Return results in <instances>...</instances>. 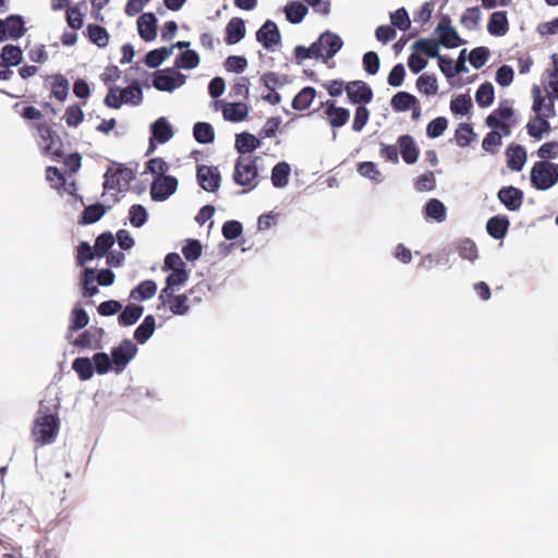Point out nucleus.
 <instances>
[{
  "label": "nucleus",
  "instance_id": "1",
  "mask_svg": "<svg viewBox=\"0 0 558 558\" xmlns=\"http://www.w3.org/2000/svg\"><path fill=\"white\" fill-rule=\"evenodd\" d=\"M60 428V421L57 414L48 412L40 402L38 415L32 428V435L36 444L44 446L54 441Z\"/></svg>",
  "mask_w": 558,
  "mask_h": 558
},
{
  "label": "nucleus",
  "instance_id": "2",
  "mask_svg": "<svg viewBox=\"0 0 558 558\" xmlns=\"http://www.w3.org/2000/svg\"><path fill=\"white\" fill-rule=\"evenodd\" d=\"M257 157L252 155H240L234 163L232 179L239 186L247 191L258 185Z\"/></svg>",
  "mask_w": 558,
  "mask_h": 558
},
{
  "label": "nucleus",
  "instance_id": "3",
  "mask_svg": "<svg viewBox=\"0 0 558 558\" xmlns=\"http://www.w3.org/2000/svg\"><path fill=\"white\" fill-rule=\"evenodd\" d=\"M532 185L537 190H548L558 182V165L542 160L536 161L531 170Z\"/></svg>",
  "mask_w": 558,
  "mask_h": 558
},
{
  "label": "nucleus",
  "instance_id": "4",
  "mask_svg": "<svg viewBox=\"0 0 558 558\" xmlns=\"http://www.w3.org/2000/svg\"><path fill=\"white\" fill-rule=\"evenodd\" d=\"M412 48L428 58H437L438 65L442 74L450 78L454 76L453 62L451 59H447L439 54L438 43L435 39L422 38L414 43Z\"/></svg>",
  "mask_w": 558,
  "mask_h": 558
},
{
  "label": "nucleus",
  "instance_id": "5",
  "mask_svg": "<svg viewBox=\"0 0 558 558\" xmlns=\"http://www.w3.org/2000/svg\"><path fill=\"white\" fill-rule=\"evenodd\" d=\"M40 140L44 143V153L51 156L54 160L63 157L62 141L47 122L33 123Z\"/></svg>",
  "mask_w": 558,
  "mask_h": 558
},
{
  "label": "nucleus",
  "instance_id": "6",
  "mask_svg": "<svg viewBox=\"0 0 558 558\" xmlns=\"http://www.w3.org/2000/svg\"><path fill=\"white\" fill-rule=\"evenodd\" d=\"M185 76L172 68L157 71L154 74L153 85L161 92H172L185 83Z\"/></svg>",
  "mask_w": 558,
  "mask_h": 558
},
{
  "label": "nucleus",
  "instance_id": "7",
  "mask_svg": "<svg viewBox=\"0 0 558 558\" xmlns=\"http://www.w3.org/2000/svg\"><path fill=\"white\" fill-rule=\"evenodd\" d=\"M137 353V347L130 339H124L120 344L112 349L111 359L113 369L116 373L124 371L126 365L135 357Z\"/></svg>",
  "mask_w": 558,
  "mask_h": 558
},
{
  "label": "nucleus",
  "instance_id": "8",
  "mask_svg": "<svg viewBox=\"0 0 558 558\" xmlns=\"http://www.w3.org/2000/svg\"><path fill=\"white\" fill-rule=\"evenodd\" d=\"M451 20L448 15H444L435 28V33L439 36L438 46L442 45L446 48H456L463 45L465 41L460 38L457 31L450 25Z\"/></svg>",
  "mask_w": 558,
  "mask_h": 558
},
{
  "label": "nucleus",
  "instance_id": "9",
  "mask_svg": "<svg viewBox=\"0 0 558 558\" xmlns=\"http://www.w3.org/2000/svg\"><path fill=\"white\" fill-rule=\"evenodd\" d=\"M178 180L172 175L156 177L150 186V196L154 201L162 202L178 189Z\"/></svg>",
  "mask_w": 558,
  "mask_h": 558
},
{
  "label": "nucleus",
  "instance_id": "10",
  "mask_svg": "<svg viewBox=\"0 0 558 558\" xmlns=\"http://www.w3.org/2000/svg\"><path fill=\"white\" fill-rule=\"evenodd\" d=\"M343 41L337 34L331 32L323 33L314 43V48L319 52V57L327 60L332 58L342 47Z\"/></svg>",
  "mask_w": 558,
  "mask_h": 558
},
{
  "label": "nucleus",
  "instance_id": "11",
  "mask_svg": "<svg viewBox=\"0 0 558 558\" xmlns=\"http://www.w3.org/2000/svg\"><path fill=\"white\" fill-rule=\"evenodd\" d=\"M196 178L201 187L207 192H216L220 187L221 175L217 167L198 165Z\"/></svg>",
  "mask_w": 558,
  "mask_h": 558
},
{
  "label": "nucleus",
  "instance_id": "12",
  "mask_svg": "<svg viewBox=\"0 0 558 558\" xmlns=\"http://www.w3.org/2000/svg\"><path fill=\"white\" fill-rule=\"evenodd\" d=\"M533 111L537 117L554 118L556 116L555 104L550 95H544L541 87L534 85L532 88Z\"/></svg>",
  "mask_w": 558,
  "mask_h": 558
},
{
  "label": "nucleus",
  "instance_id": "13",
  "mask_svg": "<svg viewBox=\"0 0 558 558\" xmlns=\"http://www.w3.org/2000/svg\"><path fill=\"white\" fill-rule=\"evenodd\" d=\"M168 295H163L162 290L160 291V294L158 296V300L160 304L158 305V308L161 306H168L169 310L173 315H185L190 306L187 304V295L186 294H174V289L170 288V291H168Z\"/></svg>",
  "mask_w": 558,
  "mask_h": 558
},
{
  "label": "nucleus",
  "instance_id": "14",
  "mask_svg": "<svg viewBox=\"0 0 558 558\" xmlns=\"http://www.w3.org/2000/svg\"><path fill=\"white\" fill-rule=\"evenodd\" d=\"M105 330L101 327L92 326L83 331L72 344L81 349H102V337Z\"/></svg>",
  "mask_w": 558,
  "mask_h": 558
},
{
  "label": "nucleus",
  "instance_id": "15",
  "mask_svg": "<svg viewBox=\"0 0 558 558\" xmlns=\"http://www.w3.org/2000/svg\"><path fill=\"white\" fill-rule=\"evenodd\" d=\"M256 39L267 50H274V47L280 44L281 35L277 24L270 20L266 21L256 33Z\"/></svg>",
  "mask_w": 558,
  "mask_h": 558
},
{
  "label": "nucleus",
  "instance_id": "16",
  "mask_svg": "<svg viewBox=\"0 0 558 558\" xmlns=\"http://www.w3.org/2000/svg\"><path fill=\"white\" fill-rule=\"evenodd\" d=\"M345 92L352 104H368L373 99L372 88L363 81L348 83L345 85Z\"/></svg>",
  "mask_w": 558,
  "mask_h": 558
},
{
  "label": "nucleus",
  "instance_id": "17",
  "mask_svg": "<svg viewBox=\"0 0 558 558\" xmlns=\"http://www.w3.org/2000/svg\"><path fill=\"white\" fill-rule=\"evenodd\" d=\"M498 199L511 211L519 210L523 203V192L514 186H505L498 192Z\"/></svg>",
  "mask_w": 558,
  "mask_h": 558
},
{
  "label": "nucleus",
  "instance_id": "18",
  "mask_svg": "<svg viewBox=\"0 0 558 558\" xmlns=\"http://www.w3.org/2000/svg\"><path fill=\"white\" fill-rule=\"evenodd\" d=\"M325 113L331 128H341L349 121L350 111L343 107H337L333 101L326 102Z\"/></svg>",
  "mask_w": 558,
  "mask_h": 558
},
{
  "label": "nucleus",
  "instance_id": "19",
  "mask_svg": "<svg viewBox=\"0 0 558 558\" xmlns=\"http://www.w3.org/2000/svg\"><path fill=\"white\" fill-rule=\"evenodd\" d=\"M157 19L154 13H144L137 19V28L140 36L145 41H151L157 36Z\"/></svg>",
  "mask_w": 558,
  "mask_h": 558
},
{
  "label": "nucleus",
  "instance_id": "20",
  "mask_svg": "<svg viewBox=\"0 0 558 558\" xmlns=\"http://www.w3.org/2000/svg\"><path fill=\"white\" fill-rule=\"evenodd\" d=\"M400 154L405 163L412 165L417 161L420 151L411 135H401L398 138Z\"/></svg>",
  "mask_w": 558,
  "mask_h": 558
},
{
  "label": "nucleus",
  "instance_id": "21",
  "mask_svg": "<svg viewBox=\"0 0 558 558\" xmlns=\"http://www.w3.org/2000/svg\"><path fill=\"white\" fill-rule=\"evenodd\" d=\"M487 31L493 36H504L509 31V22L507 12L496 11L494 12L488 21Z\"/></svg>",
  "mask_w": 558,
  "mask_h": 558
},
{
  "label": "nucleus",
  "instance_id": "22",
  "mask_svg": "<svg viewBox=\"0 0 558 558\" xmlns=\"http://www.w3.org/2000/svg\"><path fill=\"white\" fill-rule=\"evenodd\" d=\"M245 25L241 17H232L226 26V43L228 45L238 44L245 36Z\"/></svg>",
  "mask_w": 558,
  "mask_h": 558
},
{
  "label": "nucleus",
  "instance_id": "23",
  "mask_svg": "<svg viewBox=\"0 0 558 558\" xmlns=\"http://www.w3.org/2000/svg\"><path fill=\"white\" fill-rule=\"evenodd\" d=\"M510 221L506 216H494L488 219L486 229L488 234L495 240H501L509 230Z\"/></svg>",
  "mask_w": 558,
  "mask_h": 558
},
{
  "label": "nucleus",
  "instance_id": "24",
  "mask_svg": "<svg viewBox=\"0 0 558 558\" xmlns=\"http://www.w3.org/2000/svg\"><path fill=\"white\" fill-rule=\"evenodd\" d=\"M507 166L512 171H520L526 161V151L521 145H510L506 150Z\"/></svg>",
  "mask_w": 558,
  "mask_h": 558
},
{
  "label": "nucleus",
  "instance_id": "25",
  "mask_svg": "<svg viewBox=\"0 0 558 558\" xmlns=\"http://www.w3.org/2000/svg\"><path fill=\"white\" fill-rule=\"evenodd\" d=\"M225 120L230 122L243 121L248 114V106L244 102L226 104L222 110Z\"/></svg>",
  "mask_w": 558,
  "mask_h": 558
},
{
  "label": "nucleus",
  "instance_id": "26",
  "mask_svg": "<svg viewBox=\"0 0 558 558\" xmlns=\"http://www.w3.org/2000/svg\"><path fill=\"white\" fill-rule=\"evenodd\" d=\"M151 137L159 144L167 143L173 136V131L165 118L157 119L150 126Z\"/></svg>",
  "mask_w": 558,
  "mask_h": 558
},
{
  "label": "nucleus",
  "instance_id": "27",
  "mask_svg": "<svg viewBox=\"0 0 558 558\" xmlns=\"http://www.w3.org/2000/svg\"><path fill=\"white\" fill-rule=\"evenodd\" d=\"M260 146V141L251 133H241L235 137V149L241 155H246L247 153H252L256 148Z\"/></svg>",
  "mask_w": 558,
  "mask_h": 558
},
{
  "label": "nucleus",
  "instance_id": "28",
  "mask_svg": "<svg viewBox=\"0 0 558 558\" xmlns=\"http://www.w3.org/2000/svg\"><path fill=\"white\" fill-rule=\"evenodd\" d=\"M316 96V89L312 86L302 88L292 100V108L298 111L306 110L311 107Z\"/></svg>",
  "mask_w": 558,
  "mask_h": 558
},
{
  "label": "nucleus",
  "instance_id": "29",
  "mask_svg": "<svg viewBox=\"0 0 558 558\" xmlns=\"http://www.w3.org/2000/svg\"><path fill=\"white\" fill-rule=\"evenodd\" d=\"M157 292V284L154 280H144L130 293V298L136 301H144L153 298Z\"/></svg>",
  "mask_w": 558,
  "mask_h": 558
},
{
  "label": "nucleus",
  "instance_id": "30",
  "mask_svg": "<svg viewBox=\"0 0 558 558\" xmlns=\"http://www.w3.org/2000/svg\"><path fill=\"white\" fill-rule=\"evenodd\" d=\"M390 104L395 111L404 112L410 110L412 106L417 105V99L408 92H398L392 96Z\"/></svg>",
  "mask_w": 558,
  "mask_h": 558
},
{
  "label": "nucleus",
  "instance_id": "31",
  "mask_svg": "<svg viewBox=\"0 0 558 558\" xmlns=\"http://www.w3.org/2000/svg\"><path fill=\"white\" fill-rule=\"evenodd\" d=\"M143 312L144 307L142 305L129 304L120 313L118 323L121 326H132L141 318Z\"/></svg>",
  "mask_w": 558,
  "mask_h": 558
},
{
  "label": "nucleus",
  "instance_id": "32",
  "mask_svg": "<svg viewBox=\"0 0 558 558\" xmlns=\"http://www.w3.org/2000/svg\"><path fill=\"white\" fill-rule=\"evenodd\" d=\"M51 80V95L59 101L65 100L69 94V81L62 74L47 76Z\"/></svg>",
  "mask_w": 558,
  "mask_h": 558
},
{
  "label": "nucleus",
  "instance_id": "33",
  "mask_svg": "<svg viewBox=\"0 0 558 558\" xmlns=\"http://www.w3.org/2000/svg\"><path fill=\"white\" fill-rule=\"evenodd\" d=\"M4 21V27L8 36L12 39L21 38L26 29L24 27V21L20 15H10Z\"/></svg>",
  "mask_w": 558,
  "mask_h": 558
},
{
  "label": "nucleus",
  "instance_id": "34",
  "mask_svg": "<svg viewBox=\"0 0 558 558\" xmlns=\"http://www.w3.org/2000/svg\"><path fill=\"white\" fill-rule=\"evenodd\" d=\"M155 330V317L147 315L142 324L134 331V339L138 343H145L154 333Z\"/></svg>",
  "mask_w": 558,
  "mask_h": 558
},
{
  "label": "nucleus",
  "instance_id": "35",
  "mask_svg": "<svg viewBox=\"0 0 558 558\" xmlns=\"http://www.w3.org/2000/svg\"><path fill=\"white\" fill-rule=\"evenodd\" d=\"M548 118L537 117L529 121L526 124V130L530 136L541 140L544 133L549 132L550 124L547 121Z\"/></svg>",
  "mask_w": 558,
  "mask_h": 558
},
{
  "label": "nucleus",
  "instance_id": "36",
  "mask_svg": "<svg viewBox=\"0 0 558 558\" xmlns=\"http://www.w3.org/2000/svg\"><path fill=\"white\" fill-rule=\"evenodd\" d=\"M290 166L282 161L277 163L271 170V182L275 187H284L289 182Z\"/></svg>",
  "mask_w": 558,
  "mask_h": 558
},
{
  "label": "nucleus",
  "instance_id": "37",
  "mask_svg": "<svg viewBox=\"0 0 558 558\" xmlns=\"http://www.w3.org/2000/svg\"><path fill=\"white\" fill-rule=\"evenodd\" d=\"M120 95L124 104L138 106L143 101V92L137 82H133L128 87L120 89Z\"/></svg>",
  "mask_w": 558,
  "mask_h": 558
},
{
  "label": "nucleus",
  "instance_id": "38",
  "mask_svg": "<svg viewBox=\"0 0 558 558\" xmlns=\"http://www.w3.org/2000/svg\"><path fill=\"white\" fill-rule=\"evenodd\" d=\"M193 134L201 144H209L215 140L214 128L207 122H197L194 124Z\"/></svg>",
  "mask_w": 558,
  "mask_h": 558
},
{
  "label": "nucleus",
  "instance_id": "39",
  "mask_svg": "<svg viewBox=\"0 0 558 558\" xmlns=\"http://www.w3.org/2000/svg\"><path fill=\"white\" fill-rule=\"evenodd\" d=\"M88 39L100 48H104L109 43V34L105 27L97 24H89L87 26Z\"/></svg>",
  "mask_w": 558,
  "mask_h": 558
},
{
  "label": "nucleus",
  "instance_id": "40",
  "mask_svg": "<svg viewBox=\"0 0 558 558\" xmlns=\"http://www.w3.org/2000/svg\"><path fill=\"white\" fill-rule=\"evenodd\" d=\"M416 87L420 93L430 96L438 92V82L434 74L424 73L416 80Z\"/></svg>",
  "mask_w": 558,
  "mask_h": 558
},
{
  "label": "nucleus",
  "instance_id": "41",
  "mask_svg": "<svg viewBox=\"0 0 558 558\" xmlns=\"http://www.w3.org/2000/svg\"><path fill=\"white\" fill-rule=\"evenodd\" d=\"M171 53L172 47H162L150 50L145 56V64L150 69L158 68Z\"/></svg>",
  "mask_w": 558,
  "mask_h": 558
},
{
  "label": "nucleus",
  "instance_id": "42",
  "mask_svg": "<svg viewBox=\"0 0 558 558\" xmlns=\"http://www.w3.org/2000/svg\"><path fill=\"white\" fill-rule=\"evenodd\" d=\"M495 89L492 83H483L475 93V100L480 107H488L494 102Z\"/></svg>",
  "mask_w": 558,
  "mask_h": 558
},
{
  "label": "nucleus",
  "instance_id": "43",
  "mask_svg": "<svg viewBox=\"0 0 558 558\" xmlns=\"http://www.w3.org/2000/svg\"><path fill=\"white\" fill-rule=\"evenodd\" d=\"M72 368L78 375L81 380H87L94 375V366L88 357H77L72 363Z\"/></svg>",
  "mask_w": 558,
  "mask_h": 558
},
{
  "label": "nucleus",
  "instance_id": "44",
  "mask_svg": "<svg viewBox=\"0 0 558 558\" xmlns=\"http://www.w3.org/2000/svg\"><path fill=\"white\" fill-rule=\"evenodd\" d=\"M284 11H286L287 20L290 23L298 24L304 19L306 13L308 12V9L303 3L299 2V1H294V2L287 4Z\"/></svg>",
  "mask_w": 558,
  "mask_h": 558
},
{
  "label": "nucleus",
  "instance_id": "45",
  "mask_svg": "<svg viewBox=\"0 0 558 558\" xmlns=\"http://www.w3.org/2000/svg\"><path fill=\"white\" fill-rule=\"evenodd\" d=\"M106 213V208L102 204H95L85 207L82 213L80 222L83 225H92L97 222Z\"/></svg>",
  "mask_w": 558,
  "mask_h": 558
},
{
  "label": "nucleus",
  "instance_id": "46",
  "mask_svg": "<svg viewBox=\"0 0 558 558\" xmlns=\"http://www.w3.org/2000/svg\"><path fill=\"white\" fill-rule=\"evenodd\" d=\"M425 215L434 220L441 222L446 218V207L445 205L437 198L429 199L425 207Z\"/></svg>",
  "mask_w": 558,
  "mask_h": 558
},
{
  "label": "nucleus",
  "instance_id": "47",
  "mask_svg": "<svg viewBox=\"0 0 558 558\" xmlns=\"http://www.w3.org/2000/svg\"><path fill=\"white\" fill-rule=\"evenodd\" d=\"M22 50L17 46L7 45L2 48L0 58L7 65H19L22 61Z\"/></svg>",
  "mask_w": 558,
  "mask_h": 558
},
{
  "label": "nucleus",
  "instance_id": "48",
  "mask_svg": "<svg viewBox=\"0 0 558 558\" xmlns=\"http://www.w3.org/2000/svg\"><path fill=\"white\" fill-rule=\"evenodd\" d=\"M189 279L187 271L184 268H178L167 277L166 287L162 289L163 295H168V291L174 289V287L185 283Z\"/></svg>",
  "mask_w": 558,
  "mask_h": 558
},
{
  "label": "nucleus",
  "instance_id": "49",
  "mask_svg": "<svg viewBox=\"0 0 558 558\" xmlns=\"http://www.w3.org/2000/svg\"><path fill=\"white\" fill-rule=\"evenodd\" d=\"M89 323V317L86 311L82 307L75 306L71 312V324L69 326V331H77L84 327H86Z\"/></svg>",
  "mask_w": 558,
  "mask_h": 558
},
{
  "label": "nucleus",
  "instance_id": "50",
  "mask_svg": "<svg viewBox=\"0 0 558 558\" xmlns=\"http://www.w3.org/2000/svg\"><path fill=\"white\" fill-rule=\"evenodd\" d=\"M95 270L93 268H85L82 279L83 296L92 298L96 295L99 290L95 286Z\"/></svg>",
  "mask_w": 558,
  "mask_h": 558
},
{
  "label": "nucleus",
  "instance_id": "51",
  "mask_svg": "<svg viewBox=\"0 0 558 558\" xmlns=\"http://www.w3.org/2000/svg\"><path fill=\"white\" fill-rule=\"evenodd\" d=\"M263 85L270 92H275L278 87H282L288 83L287 75H280L276 72L264 73L260 77Z\"/></svg>",
  "mask_w": 558,
  "mask_h": 558
},
{
  "label": "nucleus",
  "instance_id": "52",
  "mask_svg": "<svg viewBox=\"0 0 558 558\" xmlns=\"http://www.w3.org/2000/svg\"><path fill=\"white\" fill-rule=\"evenodd\" d=\"M502 134L497 130H492L486 134L482 142V147L485 151L496 154L502 144Z\"/></svg>",
  "mask_w": 558,
  "mask_h": 558
},
{
  "label": "nucleus",
  "instance_id": "53",
  "mask_svg": "<svg viewBox=\"0 0 558 558\" xmlns=\"http://www.w3.org/2000/svg\"><path fill=\"white\" fill-rule=\"evenodd\" d=\"M458 253L461 258L474 262L478 257L475 243L470 239H463L458 244Z\"/></svg>",
  "mask_w": 558,
  "mask_h": 558
},
{
  "label": "nucleus",
  "instance_id": "54",
  "mask_svg": "<svg viewBox=\"0 0 558 558\" xmlns=\"http://www.w3.org/2000/svg\"><path fill=\"white\" fill-rule=\"evenodd\" d=\"M113 243H114V238H113L112 233L105 232V233H101L100 235H98L96 238L95 245H94L96 256H98V257L105 256L108 253V251L111 248Z\"/></svg>",
  "mask_w": 558,
  "mask_h": 558
},
{
  "label": "nucleus",
  "instance_id": "55",
  "mask_svg": "<svg viewBox=\"0 0 558 558\" xmlns=\"http://www.w3.org/2000/svg\"><path fill=\"white\" fill-rule=\"evenodd\" d=\"M63 118L68 126L76 128L82 123L84 112L80 105H71L65 109Z\"/></svg>",
  "mask_w": 558,
  "mask_h": 558
},
{
  "label": "nucleus",
  "instance_id": "56",
  "mask_svg": "<svg viewBox=\"0 0 558 558\" xmlns=\"http://www.w3.org/2000/svg\"><path fill=\"white\" fill-rule=\"evenodd\" d=\"M199 57L194 50H186L180 54V57L175 61V65L178 68H182L185 70H192L198 66Z\"/></svg>",
  "mask_w": 558,
  "mask_h": 558
},
{
  "label": "nucleus",
  "instance_id": "57",
  "mask_svg": "<svg viewBox=\"0 0 558 558\" xmlns=\"http://www.w3.org/2000/svg\"><path fill=\"white\" fill-rule=\"evenodd\" d=\"M472 108L471 97L468 95H459L450 102V109L456 114L464 116Z\"/></svg>",
  "mask_w": 558,
  "mask_h": 558
},
{
  "label": "nucleus",
  "instance_id": "58",
  "mask_svg": "<svg viewBox=\"0 0 558 558\" xmlns=\"http://www.w3.org/2000/svg\"><path fill=\"white\" fill-rule=\"evenodd\" d=\"M481 11L478 7L468 8L461 16V24L468 29H474L478 26Z\"/></svg>",
  "mask_w": 558,
  "mask_h": 558
},
{
  "label": "nucleus",
  "instance_id": "59",
  "mask_svg": "<svg viewBox=\"0 0 558 558\" xmlns=\"http://www.w3.org/2000/svg\"><path fill=\"white\" fill-rule=\"evenodd\" d=\"M391 24L393 27L400 31H408L411 26V21L408 11L404 8H400L390 14Z\"/></svg>",
  "mask_w": 558,
  "mask_h": 558
},
{
  "label": "nucleus",
  "instance_id": "60",
  "mask_svg": "<svg viewBox=\"0 0 558 558\" xmlns=\"http://www.w3.org/2000/svg\"><path fill=\"white\" fill-rule=\"evenodd\" d=\"M250 95V80L245 76H240L231 86L230 96L241 97L247 99Z\"/></svg>",
  "mask_w": 558,
  "mask_h": 558
},
{
  "label": "nucleus",
  "instance_id": "61",
  "mask_svg": "<svg viewBox=\"0 0 558 558\" xmlns=\"http://www.w3.org/2000/svg\"><path fill=\"white\" fill-rule=\"evenodd\" d=\"M414 186L418 192L433 191L436 187V179L432 171H426L416 178Z\"/></svg>",
  "mask_w": 558,
  "mask_h": 558
},
{
  "label": "nucleus",
  "instance_id": "62",
  "mask_svg": "<svg viewBox=\"0 0 558 558\" xmlns=\"http://www.w3.org/2000/svg\"><path fill=\"white\" fill-rule=\"evenodd\" d=\"M489 50L486 47H476L469 54L470 63L475 68H482L488 60Z\"/></svg>",
  "mask_w": 558,
  "mask_h": 558
},
{
  "label": "nucleus",
  "instance_id": "63",
  "mask_svg": "<svg viewBox=\"0 0 558 558\" xmlns=\"http://www.w3.org/2000/svg\"><path fill=\"white\" fill-rule=\"evenodd\" d=\"M182 254L189 262H194L202 255V245L198 240H187L186 244L182 247Z\"/></svg>",
  "mask_w": 558,
  "mask_h": 558
},
{
  "label": "nucleus",
  "instance_id": "64",
  "mask_svg": "<svg viewBox=\"0 0 558 558\" xmlns=\"http://www.w3.org/2000/svg\"><path fill=\"white\" fill-rule=\"evenodd\" d=\"M93 361L98 374H106L113 368L112 359L105 352L94 354Z\"/></svg>",
  "mask_w": 558,
  "mask_h": 558
}]
</instances>
